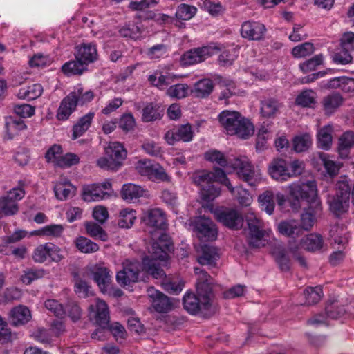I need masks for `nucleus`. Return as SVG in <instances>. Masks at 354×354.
Here are the masks:
<instances>
[{
	"instance_id": "20",
	"label": "nucleus",
	"mask_w": 354,
	"mask_h": 354,
	"mask_svg": "<svg viewBox=\"0 0 354 354\" xmlns=\"http://www.w3.org/2000/svg\"><path fill=\"white\" fill-rule=\"evenodd\" d=\"M82 196L86 202L100 201L109 196L106 191H102L97 184L85 185L82 187Z\"/></svg>"
},
{
	"instance_id": "63",
	"label": "nucleus",
	"mask_w": 354,
	"mask_h": 354,
	"mask_svg": "<svg viewBox=\"0 0 354 354\" xmlns=\"http://www.w3.org/2000/svg\"><path fill=\"white\" fill-rule=\"evenodd\" d=\"M325 310L327 316L331 319H337L345 313L344 308L338 306L335 302L328 304L326 306Z\"/></svg>"
},
{
	"instance_id": "57",
	"label": "nucleus",
	"mask_w": 354,
	"mask_h": 354,
	"mask_svg": "<svg viewBox=\"0 0 354 354\" xmlns=\"http://www.w3.org/2000/svg\"><path fill=\"white\" fill-rule=\"evenodd\" d=\"M6 131L11 135L17 134L19 131L26 128V125L21 120H14L10 118L6 120L5 124Z\"/></svg>"
},
{
	"instance_id": "51",
	"label": "nucleus",
	"mask_w": 354,
	"mask_h": 354,
	"mask_svg": "<svg viewBox=\"0 0 354 354\" xmlns=\"http://www.w3.org/2000/svg\"><path fill=\"white\" fill-rule=\"evenodd\" d=\"M324 57L322 54L316 55L312 58L306 60L299 64V68L303 73H309L315 71L317 66L323 64Z\"/></svg>"
},
{
	"instance_id": "27",
	"label": "nucleus",
	"mask_w": 354,
	"mask_h": 354,
	"mask_svg": "<svg viewBox=\"0 0 354 354\" xmlns=\"http://www.w3.org/2000/svg\"><path fill=\"white\" fill-rule=\"evenodd\" d=\"M95 116L94 112H89L81 117L73 127L72 139L75 140L82 136L91 127Z\"/></svg>"
},
{
	"instance_id": "23",
	"label": "nucleus",
	"mask_w": 354,
	"mask_h": 354,
	"mask_svg": "<svg viewBox=\"0 0 354 354\" xmlns=\"http://www.w3.org/2000/svg\"><path fill=\"white\" fill-rule=\"evenodd\" d=\"M29 309L24 306L14 307L9 313L10 322L14 326L23 325L30 319Z\"/></svg>"
},
{
	"instance_id": "26",
	"label": "nucleus",
	"mask_w": 354,
	"mask_h": 354,
	"mask_svg": "<svg viewBox=\"0 0 354 354\" xmlns=\"http://www.w3.org/2000/svg\"><path fill=\"white\" fill-rule=\"evenodd\" d=\"M219 259L218 249L214 246L205 245L201 248V254L198 257L201 265L215 266Z\"/></svg>"
},
{
	"instance_id": "10",
	"label": "nucleus",
	"mask_w": 354,
	"mask_h": 354,
	"mask_svg": "<svg viewBox=\"0 0 354 354\" xmlns=\"http://www.w3.org/2000/svg\"><path fill=\"white\" fill-rule=\"evenodd\" d=\"M219 50L220 48L216 45L194 48L185 52L181 55L180 63L183 66L201 63L217 53Z\"/></svg>"
},
{
	"instance_id": "9",
	"label": "nucleus",
	"mask_w": 354,
	"mask_h": 354,
	"mask_svg": "<svg viewBox=\"0 0 354 354\" xmlns=\"http://www.w3.org/2000/svg\"><path fill=\"white\" fill-rule=\"evenodd\" d=\"M89 309L95 312L96 322L100 326L91 334V337L97 340H104L105 339L106 327L109 326V323L108 306L105 301L96 299L95 306L91 305Z\"/></svg>"
},
{
	"instance_id": "30",
	"label": "nucleus",
	"mask_w": 354,
	"mask_h": 354,
	"mask_svg": "<svg viewBox=\"0 0 354 354\" xmlns=\"http://www.w3.org/2000/svg\"><path fill=\"white\" fill-rule=\"evenodd\" d=\"M75 190V187L68 181L57 182L54 187L55 195L59 201H65L73 196Z\"/></svg>"
},
{
	"instance_id": "13",
	"label": "nucleus",
	"mask_w": 354,
	"mask_h": 354,
	"mask_svg": "<svg viewBox=\"0 0 354 354\" xmlns=\"http://www.w3.org/2000/svg\"><path fill=\"white\" fill-rule=\"evenodd\" d=\"M231 167L237 170V175L239 178L254 185L255 183V170L253 165L245 156H240L234 158L231 163Z\"/></svg>"
},
{
	"instance_id": "22",
	"label": "nucleus",
	"mask_w": 354,
	"mask_h": 354,
	"mask_svg": "<svg viewBox=\"0 0 354 354\" xmlns=\"http://www.w3.org/2000/svg\"><path fill=\"white\" fill-rule=\"evenodd\" d=\"M93 275L100 290L106 292L111 281L110 270L106 267L96 266L93 271Z\"/></svg>"
},
{
	"instance_id": "53",
	"label": "nucleus",
	"mask_w": 354,
	"mask_h": 354,
	"mask_svg": "<svg viewBox=\"0 0 354 354\" xmlns=\"http://www.w3.org/2000/svg\"><path fill=\"white\" fill-rule=\"evenodd\" d=\"M311 144L312 139L307 133L296 136L293 140V148L297 152L306 151L310 147Z\"/></svg>"
},
{
	"instance_id": "15",
	"label": "nucleus",
	"mask_w": 354,
	"mask_h": 354,
	"mask_svg": "<svg viewBox=\"0 0 354 354\" xmlns=\"http://www.w3.org/2000/svg\"><path fill=\"white\" fill-rule=\"evenodd\" d=\"M194 137V131L189 124H182L171 129L165 135V140L169 145L178 141L190 142Z\"/></svg>"
},
{
	"instance_id": "54",
	"label": "nucleus",
	"mask_w": 354,
	"mask_h": 354,
	"mask_svg": "<svg viewBox=\"0 0 354 354\" xmlns=\"http://www.w3.org/2000/svg\"><path fill=\"white\" fill-rule=\"evenodd\" d=\"M25 185L26 184L24 181L19 180L17 186L7 192L6 194L4 196L9 198L13 202L17 203V201H21L26 195V192L24 190Z\"/></svg>"
},
{
	"instance_id": "35",
	"label": "nucleus",
	"mask_w": 354,
	"mask_h": 354,
	"mask_svg": "<svg viewBox=\"0 0 354 354\" xmlns=\"http://www.w3.org/2000/svg\"><path fill=\"white\" fill-rule=\"evenodd\" d=\"M322 207L317 212H315L314 208H310V205L305 209L304 212L301 216V230H310L316 222V215L322 212Z\"/></svg>"
},
{
	"instance_id": "41",
	"label": "nucleus",
	"mask_w": 354,
	"mask_h": 354,
	"mask_svg": "<svg viewBox=\"0 0 354 354\" xmlns=\"http://www.w3.org/2000/svg\"><path fill=\"white\" fill-rule=\"evenodd\" d=\"M43 93V87L40 84H34L27 88H23L19 90V97L28 100L37 99Z\"/></svg>"
},
{
	"instance_id": "50",
	"label": "nucleus",
	"mask_w": 354,
	"mask_h": 354,
	"mask_svg": "<svg viewBox=\"0 0 354 354\" xmlns=\"http://www.w3.org/2000/svg\"><path fill=\"white\" fill-rule=\"evenodd\" d=\"M86 233L94 239H98L103 241H106L108 239L107 234L98 224L90 222L85 225Z\"/></svg>"
},
{
	"instance_id": "25",
	"label": "nucleus",
	"mask_w": 354,
	"mask_h": 354,
	"mask_svg": "<svg viewBox=\"0 0 354 354\" xmlns=\"http://www.w3.org/2000/svg\"><path fill=\"white\" fill-rule=\"evenodd\" d=\"M214 87V84L212 80L202 79L194 84L190 92L195 97L205 98L212 93Z\"/></svg>"
},
{
	"instance_id": "55",
	"label": "nucleus",
	"mask_w": 354,
	"mask_h": 354,
	"mask_svg": "<svg viewBox=\"0 0 354 354\" xmlns=\"http://www.w3.org/2000/svg\"><path fill=\"white\" fill-rule=\"evenodd\" d=\"M314 50V46L312 43L305 42L294 47L292 49V54L295 57L301 58L311 55Z\"/></svg>"
},
{
	"instance_id": "11",
	"label": "nucleus",
	"mask_w": 354,
	"mask_h": 354,
	"mask_svg": "<svg viewBox=\"0 0 354 354\" xmlns=\"http://www.w3.org/2000/svg\"><path fill=\"white\" fill-rule=\"evenodd\" d=\"M135 169L139 174L147 178L149 180L163 182L169 180V177L163 167L151 160L145 159L138 161Z\"/></svg>"
},
{
	"instance_id": "61",
	"label": "nucleus",
	"mask_w": 354,
	"mask_h": 354,
	"mask_svg": "<svg viewBox=\"0 0 354 354\" xmlns=\"http://www.w3.org/2000/svg\"><path fill=\"white\" fill-rule=\"evenodd\" d=\"M52 62L51 58L43 53H37L30 59L29 64L31 67H44L49 66Z\"/></svg>"
},
{
	"instance_id": "62",
	"label": "nucleus",
	"mask_w": 354,
	"mask_h": 354,
	"mask_svg": "<svg viewBox=\"0 0 354 354\" xmlns=\"http://www.w3.org/2000/svg\"><path fill=\"white\" fill-rule=\"evenodd\" d=\"M64 231V227L62 225H49L44 227L41 230H39L35 234L53 236L55 237L60 236Z\"/></svg>"
},
{
	"instance_id": "45",
	"label": "nucleus",
	"mask_w": 354,
	"mask_h": 354,
	"mask_svg": "<svg viewBox=\"0 0 354 354\" xmlns=\"http://www.w3.org/2000/svg\"><path fill=\"white\" fill-rule=\"evenodd\" d=\"M204 158L206 160L215 163L221 167H225L228 164L232 163L229 162L224 154L218 150H209L205 153Z\"/></svg>"
},
{
	"instance_id": "43",
	"label": "nucleus",
	"mask_w": 354,
	"mask_h": 354,
	"mask_svg": "<svg viewBox=\"0 0 354 354\" xmlns=\"http://www.w3.org/2000/svg\"><path fill=\"white\" fill-rule=\"evenodd\" d=\"M316 93L312 90L304 91L297 97L295 102L303 107H313L316 104Z\"/></svg>"
},
{
	"instance_id": "60",
	"label": "nucleus",
	"mask_w": 354,
	"mask_h": 354,
	"mask_svg": "<svg viewBox=\"0 0 354 354\" xmlns=\"http://www.w3.org/2000/svg\"><path fill=\"white\" fill-rule=\"evenodd\" d=\"M119 32L123 37L136 39L140 35V29L135 24H127L120 29Z\"/></svg>"
},
{
	"instance_id": "18",
	"label": "nucleus",
	"mask_w": 354,
	"mask_h": 354,
	"mask_svg": "<svg viewBox=\"0 0 354 354\" xmlns=\"http://www.w3.org/2000/svg\"><path fill=\"white\" fill-rule=\"evenodd\" d=\"M78 93H70L60 103L56 118L58 120H66L76 109L78 104Z\"/></svg>"
},
{
	"instance_id": "16",
	"label": "nucleus",
	"mask_w": 354,
	"mask_h": 354,
	"mask_svg": "<svg viewBox=\"0 0 354 354\" xmlns=\"http://www.w3.org/2000/svg\"><path fill=\"white\" fill-rule=\"evenodd\" d=\"M266 32L265 25L259 21H246L241 25V35L249 40L260 41L265 37Z\"/></svg>"
},
{
	"instance_id": "7",
	"label": "nucleus",
	"mask_w": 354,
	"mask_h": 354,
	"mask_svg": "<svg viewBox=\"0 0 354 354\" xmlns=\"http://www.w3.org/2000/svg\"><path fill=\"white\" fill-rule=\"evenodd\" d=\"M245 220L248 226L247 239L250 246L252 248L264 246L266 241L264 239L266 232L263 230V221L250 212L247 213Z\"/></svg>"
},
{
	"instance_id": "3",
	"label": "nucleus",
	"mask_w": 354,
	"mask_h": 354,
	"mask_svg": "<svg viewBox=\"0 0 354 354\" xmlns=\"http://www.w3.org/2000/svg\"><path fill=\"white\" fill-rule=\"evenodd\" d=\"M288 200L292 209L298 211L304 203L314 208L315 212L321 209V201L317 196L315 180L293 183L288 187Z\"/></svg>"
},
{
	"instance_id": "8",
	"label": "nucleus",
	"mask_w": 354,
	"mask_h": 354,
	"mask_svg": "<svg viewBox=\"0 0 354 354\" xmlns=\"http://www.w3.org/2000/svg\"><path fill=\"white\" fill-rule=\"evenodd\" d=\"M143 223L149 227H151L154 231H157L159 234L158 236H156V234H152L153 242L151 245L156 241H159V237L162 234H166L162 231L166 230L167 227V218L165 212L159 208H153L147 210L144 212L142 217ZM167 235H168L167 234Z\"/></svg>"
},
{
	"instance_id": "34",
	"label": "nucleus",
	"mask_w": 354,
	"mask_h": 354,
	"mask_svg": "<svg viewBox=\"0 0 354 354\" xmlns=\"http://www.w3.org/2000/svg\"><path fill=\"white\" fill-rule=\"evenodd\" d=\"M279 232L287 236L295 238L302 234L301 227L295 221H282L278 225Z\"/></svg>"
},
{
	"instance_id": "24",
	"label": "nucleus",
	"mask_w": 354,
	"mask_h": 354,
	"mask_svg": "<svg viewBox=\"0 0 354 354\" xmlns=\"http://www.w3.org/2000/svg\"><path fill=\"white\" fill-rule=\"evenodd\" d=\"M62 72L66 76L82 75L88 71V66L82 61L75 58L64 63L62 66Z\"/></svg>"
},
{
	"instance_id": "47",
	"label": "nucleus",
	"mask_w": 354,
	"mask_h": 354,
	"mask_svg": "<svg viewBox=\"0 0 354 354\" xmlns=\"http://www.w3.org/2000/svg\"><path fill=\"white\" fill-rule=\"evenodd\" d=\"M190 90L189 86L186 84H176L167 89V94L172 98L182 99L187 96Z\"/></svg>"
},
{
	"instance_id": "64",
	"label": "nucleus",
	"mask_w": 354,
	"mask_h": 354,
	"mask_svg": "<svg viewBox=\"0 0 354 354\" xmlns=\"http://www.w3.org/2000/svg\"><path fill=\"white\" fill-rule=\"evenodd\" d=\"M74 290L75 293L83 297H88L91 295V286L86 281L81 279L75 280Z\"/></svg>"
},
{
	"instance_id": "17",
	"label": "nucleus",
	"mask_w": 354,
	"mask_h": 354,
	"mask_svg": "<svg viewBox=\"0 0 354 354\" xmlns=\"http://www.w3.org/2000/svg\"><path fill=\"white\" fill-rule=\"evenodd\" d=\"M74 57L88 66L98 59L97 46L95 43H82L75 48Z\"/></svg>"
},
{
	"instance_id": "32",
	"label": "nucleus",
	"mask_w": 354,
	"mask_h": 354,
	"mask_svg": "<svg viewBox=\"0 0 354 354\" xmlns=\"http://www.w3.org/2000/svg\"><path fill=\"white\" fill-rule=\"evenodd\" d=\"M174 77L175 75L171 73H167L166 75H162L156 71L154 74L148 77V80L153 86L159 89H164L174 81Z\"/></svg>"
},
{
	"instance_id": "37",
	"label": "nucleus",
	"mask_w": 354,
	"mask_h": 354,
	"mask_svg": "<svg viewBox=\"0 0 354 354\" xmlns=\"http://www.w3.org/2000/svg\"><path fill=\"white\" fill-rule=\"evenodd\" d=\"M301 247L310 252L320 250L323 246V238L316 234H310L301 241Z\"/></svg>"
},
{
	"instance_id": "42",
	"label": "nucleus",
	"mask_w": 354,
	"mask_h": 354,
	"mask_svg": "<svg viewBox=\"0 0 354 354\" xmlns=\"http://www.w3.org/2000/svg\"><path fill=\"white\" fill-rule=\"evenodd\" d=\"M136 218V211L126 208L120 212L118 225L122 228H129L134 223Z\"/></svg>"
},
{
	"instance_id": "29",
	"label": "nucleus",
	"mask_w": 354,
	"mask_h": 354,
	"mask_svg": "<svg viewBox=\"0 0 354 354\" xmlns=\"http://www.w3.org/2000/svg\"><path fill=\"white\" fill-rule=\"evenodd\" d=\"M153 299L152 306L156 311L158 313H167L171 310L172 304L169 297L159 291H156L154 294L150 295Z\"/></svg>"
},
{
	"instance_id": "56",
	"label": "nucleus",
	"mask_w": 354,
	"mask_h": 354,
	"mask_svg": "<svg viewBox=\"0 0 354 354\" xmlns=\"http://www.w3.org/2000/svg\"><path fill=\"white\" fill-rule=\"evenodd\" d=\"M62 149L59 145H53L46 151L45 158L48 162H53L58 166V162L61 160Z\"/></svg>"
},
{
	"instance_id": "58",
	"label": "nucleus",
	"mask_w": 354,
	"mask_h": 354,
	"mask_svg": "<svg viewBox=\"0 0 354 354\" xmlns=\"http://www.w3.org/2000/svg\"><path fill=\"white\" fill-rule=\"evenodd\" d=\"M44 306L57 317H62L66 315V310L62 304L57 300L48 299L45 301Z\"/></svg>"
},
{
	"instance_id": "36",
	"label": "nucleus",
	"mask_w": 354,
	"mask_h": 354,
	"mask_svg": "<svg viewBox=\"0 0 354 354\" xmlns=\"http://www.w3.org/2000/svg\"><path fill=\"white\" fill-rule=\"evenodd\" d=\"M145 190L135 184H125L122 186L121 196L123 199L131 201L144 195Z\"/></svg>"
},
{
	"instance_id": "44",
	"label": "nucleus",
	"mask_w": 354,
	"mask_h": 354,
	"mask_svg": "<svg viewBox=\"0 0 354 354\" xmlns=\"http://www.w3.org/2000/svg\"><path fill=\"white\" fill-rule=\"evenodd\" d=\"M354 145V133L347 131L339 138V151L340 154L347 156L349 149Z\"/></svg>"
},
{
	"instance_id": "38",
	"label": "nucleus",
	"mask_w": 354,
	"mask_h": 354,
	"mask_svg": "<svg viewBox=\"0 0 354 354\" xmlns=\"http://www.w3.org/2000/svg\"><path fill=\"white\" fill-rule=\"evenodd\" d=\"M75 245L80 252L85 254L94 253L100 249L96 243L84 236L77 237L75 241Z\"/></svg>"
},
{
	"instance_id": "2",
	"label": "nucleus",
	"mask_w": 354,
	"mask_h": 354,
	"mask_svg": "<svg viewBox=\"0 0 354 354\" xmlns=\"http://www.w3.org/2000/svg\"><path fill=\"white\" fill-rule=\"evenodd\" d=\"M195 274L198 276L196 292H187L183 297L184 308L189 314L196 315L199 313L212 314V286L213 279L204 270L196 268Z\"/></svg>"
},
{
	"instance_id": "48",
	"label": "nucleus",
	"mask_w": 354,
	"mask_h": 354,
	"mask_svg": "<svg viewBox=\"0 0 354 354\" xmlns=\"http://www.w3.org/2000/svg\"><path fill=\"white\" fill-rule=\"evenodd\" d=\"M259 201L262 207V209L271 215L274 209V194L271 191H266L259 197Z\"/></svg>"
},
{
	"instance_id": "4",
	"label": "nucleus",
	"mask_w": 354,
	"mask_h": 354,
	"mask_svg": "<svg viewBox=\"0 0 354 354\" xmlns=\"http://www.w3.org/2000/svg\"><path fill=\"white\" fill-rule=\"evenodd\" d=\"M218 120L228 135L248 139L254 133L253 124L238 111H223L218 115Z\"/></svg>"
},
{
	"instance_id": "1",
	"label": "nucleus",
	"mask_w": 354,
	"mask_h": 354,
	"mask_svg": "<svg viewBox=\"0 0 354 354\" xmlns=\"http://www.w3.org/2000/svg\"><path fill=\"white\" fill-rule=\"evenodd\" d=\"M173 249V244L169 235L162 234L159 241L151 245L149 249L150 257H146L140 263L138 260L125 259L122 269L117 272L116 280L121 286H131L138 281L141 271L151 275L155 279L165 276L162 268L168 259V252Z\"/></svg>"
},
{
	"instance_id": "46",
	"label": "nucleus",
	"mask_w": 354,
	"mask_h": 354,
	"mask_svg": "<svg viewBox=\"0 0 354 354\" xmlns=\"http://www.w3.org/2000/svg\"><path fill=\"white\" fill-rule=\"evenodd\" d=\"M279 103L273 98L266 99L261 102V112L263 117L270 118L277 113Z\"/></svg>"
},
{
	"instance_id": "19",
	"label": "nucleus",
	"mask_w": 354,
	"mask_h": 354,
	"mask_svg": "<svg viewBox=\"0 0 354 354\" xmlns=\"http://www.w3.org/2000/svg\"><path fill=\"white\" fill-rule=\"evenodd\" d=\"M268 171L273 179L286 181L290 179L286 162L283 159H275L270 164Z\"/></svg>"
},
{
	"instance_id": "40",
	"label": "nucleus",
	"mask_w": 354,
	"mask_h": 354,
	"mask_svg": "<svg viewBox=\"0 0 354 354\" xmlns=\"http://www.w3.org/2000/svg\"><path fill=\"white\" fill-rule=\"evenodd\" d=\"M322 296V288L319 286L316 287H308L304 291V297L306 299L305 304L306 305H313L318 303Z\"/></svg>"
},
{
	"instance_id": "31",
	"label": "nucleus",
	"mask_w": 354,
	"mask_h": 354,
	"mask_svg": "<svg viewBox=\"0 0 354 354\" xmlns=\"http://www.w3.org/2000/svg\"><path fill=\"white\" fill-rule=\"evenodd\" d=\"M332 125L328 124L319 129L317 133V145L319 148L328 150L332 145Z\"/></svg>"
},
{
	"instance_id": "33",
	"label": "nucleus",
	"mask_w": 354,
	"mask_h": 354,
	"mask_svg": "<svg viewBox=\"0 0 354 354\" xmlns=\"http://www.w3.org/2000/svg\"><path fill=\"white\" fill-rule=\"evenodd\" d=\"M19 207L17 203L13 202L4 195L0 197V218L14 216L19 212Z\"/></svg>"
},
{
	"instance_id": "59",
	"label": "nucleus",
	"mask_w": 354,
	"mask_h": 354,
	"mask_svg": "<svg viewBox=\"0 0 354 354\" xmlns=\"http://www.w3.org/2000/svg\"><path fill=\"white\" fill-rule=\"evenodd\" d=\"M212 174L214 176L212 178L213 183L215 181H218L220 183L225 185L230 192H234V189L232 184L230 183L228 178L227 177L226 174L222 169L216 167L214 168V172H212Z\"/></svg>"
},
{
	"instance_id": "6",
	"label": "nucleus",
	"mask_w": 354,
	"mask_h": 354,
	"mask_svg": "<svg viewBox=\"0 0 354 354\" xmlns=\"http://www.w3.org/2000/svg\"><path fill=\"white\" fill-rule=\"evenodd\" d=\"M211 171L207 170L196 171L192 176V182L201 187V194L203 200L206 201H213L218 196L221 189L214 185Z\"/></svg>"
},
{
	"instance_id": "5",
	"label": "nucleus",
	"mask_w": 354,
	"mask_h": 354,
	"mask_svg": "<svg viewBox=\"0 0 354 354\" xmlns=\"http://www.w3.org/2000/svg\"><path fill=\"white\" fill-rule=\"evenodd\" d=\"M106 157L97 160V165L104 169L117 171L122 166V161L126 158L127 151L120 142H111L106 149Z\"/></svg>"
},
{
	"instance_id": "14",
	"label": "nucleus",
	"mask_w": 354,
	"mask_h": 354,
	"mask_svg": "<svg viewBox=\"0 0 354 354\" xmlns=\"http://www.w3.org/2000/svg\"><path fill=\"white\" fill-rule=\"evenodd\" d=\"M215 215L218 222L230 229L236 230L243 226V216L235 209L225 208L217 210L215 212Z\"/></svg>"
},
{
	"instance_id": "52",
	"label": "nucleus",
	"mask_w": 354,
	"mask_h": 354,
	"mask_svg": "<svg viewBox=\"0 0 354 354\" xmlns=\"http://www.w3.org/2000/svg\"><path fill=\"white\" fill-rule=\"evenodd\" d=\"M196 11L195 6L182 3L177 8L176 17L180 20H189L195 15Z\"/></svg>"
},
{
	"instance_id": "28",
	"label": "nucleus",
	"mask_w": 354,
	"mask_h": 354,
	"mask_svg": "<svg viewBox=\"0 0 354 354\" xmlns=\"http://www.w3.org/2000/svg\"><path fill=\"white\" fill-rule=\"evenodd\" d=\"M344 102V98L338 93L325 96L322 100L323 109L326 114L333 113Z\"/></svg>"
},
{
	"instance_id": "12",
	"label": "nucleus",
	"mask_w": 354,
	"mask_h": 354,
	"mask_svg": "<svg viewBox=\"0 0 354 354\" xmlns=\"http://www.w3.org/2000/svg\"><path fill=\"white\" fill-rule=\"evenodd\" d=\"M193 226L198 237L203 241H214L217 237V228L209 218L205 216L195 218L193 221Z\"/></svg>"
},
{
	"instance_id": "39",
	"label": "nucleus",
	"mask_w": 354,
	"mask_h": 354,
	"mask_svg": "<svg viewBox=\"0 0 354 354\" xmlns=\"http://www.w3.org/2000/svg\"><path fill=\"white\" fill-rule=\"evenodd\" d=\"M45 274L44 269L28 268L23 270L20 280L23 283L30 285L34 281L43 278Z\"/></svg>"
},
{
	"instance_id": "49",
	"label": "nucleus",
	"mask_w": 354,
	"mask_h": 354,
	"mask_svg": "<svg viewBox=\"0 0 354 354\" xmlns=\"http://www.w3.org/2000/svg\"><path fill=\"white\" fill-rule=\"evenodd\" d=\"M162 111L160 106L153 103L147 104L142 110V120L145 122H151L160 118Z\"/></svg>"
},
{
	"instance_id": "21",
	"label": "nucleus",
	"mask_w": 354,
	"mask_h": 354,
	"mask_svg": "<svg viewBox=\"0 0 354 354\" xmlns=\"http://www.w3.org/2000/svg\"><path fill=\"white\" fill-rule=\"evenodd\" d=\"M327 203L330 210L336 216H340L346 212L349 207V198L338 194L328 195Z\"/></svg>"
}]
</instances>
